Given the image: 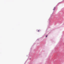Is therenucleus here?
<instances>
[{
    "label": "nucleus",
    "mask_w": 64,
    "mask_h": 64,
    "mask_svg": "<svg viewBox=\"0 0 64 64\" xmlns=\"http://www.w3.org/2000/svg\"><path fill=\"white\" fill-rule=\"evenodd\" d=\"M38 32H39V30H38Z\"/></svg>",
    "instance_id": "7ed1b4c3"
},
{
    "label": "nucleus",
    "mask_w": 64,
    "mask_h": 64,
    "mask_svg": "<svg viewBox=\"0 0 64 64\" xmlns=\"http://www.w3.org/2000/svg\"><path fill=\"white\" fill-rule=\"evenodd\" d=\"M55 7H54V9H53V10H55Z\"/></svg>",
    "instance_id": "f257e3e1"
},
{
    "label": "nucleus",
    "mask_w": 64,
    "mask_h": 64,
    "mask_svg": "<svg viewBox=\"0 0 64 64\" xmlns=\"http://www.w3.org/2000/svg\"><path fill=\"white\" fill-rule=\"evenodd\" d=\"M48 36L47 35V36H46V37H47V36Z\"/></svg>",
    "instance_id": "f03ea898"
}]
</instances>
